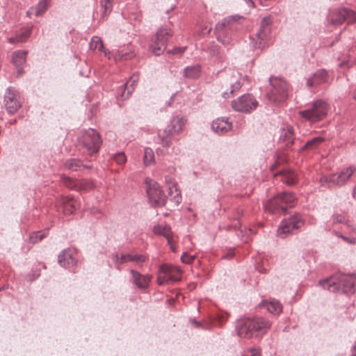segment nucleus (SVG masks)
<instances>
[{
  "mask_svg": "<svg viewBox=\"0 0 356 356\" xmlns=\"http://www.w3.org/2000/svg\"><path fill=\"white\" fill-rule=\"evenodd\" d=\"M211 26L208 27L206 26L205 27H204V29H202L201 32L202 34H205V33H209L211 32Z\"/></svg>",
  "mask_w": 356,
  "mask_h": 356,
  "instance_id": "obj_53",
  "label": "nucleus"
},
{
  "mask_svg": "<svg viewBox=\"0 0 356 356\" xmlns=\"http://www.w3.org/2000/svg\"><path fill=\"white\" fill-rule=\"evenodd\" d=\"M260 1V3L261 5H265L264 2L263 1V0H259Z\"/></svg>",
  "mask_w": 356,
  "mask_h": 356,
  "instance_id": "obj_62",
  "label": "nucleus"
},
{
  "mask_svg": "<svg viewBox=\"0 0 356 356\" xmlns=\"http://www.w3.org/2000/svg\"><path fill=\"white\" fill-rule=\"evenodd\" d=\"M134 284L141 289H147L151 280V276L149 275H143L135 270H130Z\"/></svg>",
  "mask_w": 356,
  "mask_h": 356,
  "instance_id": "obj_20",
  "label": "nucleus"
},
{
  "mask_svg": "<svg viewBox=\"0 0 356 356\" xmlns=\"http://www.w3.org/2000/svg\"><path fill=\"white\" fill-rule=\"evenodd\" d=\"M334 233L337 237L342 238L346 243L348 244L354 245L356 243V238L355 237H347L336 231H334Z\"/></svg>",
  "mask_w": 356,
  "mask_h": 356,
  "instance_id": "obj_46",
  "label": "nucleus"
},
{
  "mask_svg": "<svg viewBox=\"0 0 356 356\" xmlns=\"http://www.w3.org/2000/svg\"><path fill=\"white\" fill-rule=\"evenodd\" d=\"M47 231L33 232L30 236V241L31 243H35L40 241L47 234Z\"/></svg>",
  "mask_w": 356,
  "mask_h": 356,
  "instance_id": "obj_43",
  "label": "nucleus"
},
{
  "mask_svg": "<svg viewBox=\"0 0 356 356\" xmlns=\"http://www.w3.org/2000/svg\"><path fill=\"white\" fill-rule=\"evenodd\" d=\"M138 75L134 74L126 83L123 84L122 87H124V90L121 93V97L123 99L129 97L134 90V86L138 81Z\"/></svg>",
  "mask_w": 356,
  "mask_h": 356,
  "instance_id": "obj_25",
  "label": "nucleus"
},
{
  "mask_svg": "<svg viewBox=\"0 0 356 356\" xmlns=\"http://www.w3.org/2000/svg\"><path fill=\"white\" fill-rule=\"evenodd\" d=\"M355 172V168L349 166L339 172L321 176L319 182L322 186L327 188L341 186L349 180Z\"/></svg>",
  "mask_w": 356,
  "mask_h": 356,
  "instance_id": "obj_5",
  "label": "nucleus"
},
{
  "mask_svg": "<svg viewBox=\"0 0 356 356\" xmlns=\"http://www.w3.org/2000/svg\"><path fill=\"white\" fill-rule=\"evenodd\" d=\"M304 223L302 217L299 214L285 218L281 222L277 229V235L281 238H285L293 230L301 228Z\"/></svg>",
  "mask_w": 356,
  "mask_h": 356,
  "instance_id": "obj_13",
  "label": "nucleus"
},
{
  "mask_svg": "<svg viewBox=\"0 0 356 356\" xmlns=\"http://www.w3.org/2000/svg\"><path fill=\"white\" fill-rule=\"evenodd\" d=\"M350 356H356V341H355L353 346L351 348Z\"/></svg>",
  "mask_w": 356,
  "mask_h": 356,
  "instance_id": "obj_54",
  "label": "nucleus"
},
{
  "mask_svg": "<svg viewBox=\"0 0 356 356\" xmlns=\"http://www.w3.org/2000/svg\"><path fill=\"white\" fill-rule=\"evenodd\" d=\"M264 305L273 314H279L282 311V304L275 299L265 302Z\"/></svg>",
  "mask_w": 356,
  "mask_h": 356,
  "instance_id": "obj_29",
  "label": "nucleus"
},
{
  "mask_svg": "<svg viewBox=\"0 0 356 356\" xmlns=\"http://www.w3.org/2000/svg\"><path fill=\"white\" fill-rule=\"evenodd\" d=\"M331 220L332 224L343 223L350 227L349 222L346 220V217L340 213H334L332 216Z\"/></svg>",
  "mask_w": 356,
  "mask_h": 356,
  "instance_id": "obj_41",
  "label": "nucleus"
},
{
  "mask_svg": "<svg viewBox=\"0 0 356 356\" xmlns=\"http://www.w3.org/2000/svg\"><path fill=\"white\" fill-rule=\"evenodd\" d=\"M330 80L329 72L325 69L316 70L312 76L306 80V86L311 88L316 89L321 84L327 83Z\"/></svg>",
  "mask_w": 356,
  "mask_h": 356,
  "instance_id": "obj_18",
  "label": "nucleus"
},
{
  "mask_svg": "<svg viewBox=\"0 0 356 356\" xmlns=\"http://www.w3.org/2000/svg\"><path fill=\"white\" fill-rule=\"evenodd\" d=\"M8 42L10 43H15V42H17V37L16 35L15 37H11L10 38H8Z\"/></svg>",
  "mask_w": 356,
  "mask_h": 356,
  "instance_id": "obj_57",
  "label": "nucleus"
},
{
  "mask_svg": "<svg viewBox=\"0 0 356 356\" xmlns=\"http://www.w3.org/2000/svg\"><path fill=\"white\" fill-rule=\"evenodd\" d=\"M81 208L80 200H75L72 197L66 199L63 202V211L65 214H72L74 211Z\"/></svg>",
  "mask_w": 356,
  "mask_h": 356,
  "instance_id": "obj_26",
  "label": "nucleus"
},
{
  "mask_svg": "<svg viewBox=\"0 0 356 356\" xmlns=\"http://www.w3.org/2000/svg\"><path fill=\"white\" fill-rule=\"evenodd\" d=\"M295 139L294 131L292 127L288 126L281 130L280 140L286 147H291L293 144Z\"/></svg>",
  "mask_w": 356,
  "mask_h": 356,
  "instance_id": "obj_24",
  "label": "nucleus"
},
{
  "mask_svg": "<svg viewBox=\"0 0 356 356\" xmlns=\"http://www.w3.org/2000/svg\"><path fill=\"white\" fill-rule=\"evenodd\" d=\"M114 259L117 264L134 262L138 265L141 266L144 262H145L147 257L144 254L122 253L120 257L118 254H115Z\"/></svg>",
  "mask_w": 356,
  "mask_h": 356,
  "instance_id": "obj_19",
  "label": "nucleus"
},
{
  "mask_svg": "<svg viewBox=\"0 0 356 356\" xmlns=\"http://www.w3.org/2000/svg\"><path fill=\"white\" fill-rule=\"evenodd\" d=\"M26 51H17L13 53V63L17 68L18 75L22 73L20 67L26 62Z\"/></svg>",
  "mask_w": 356,
  "mask_h": 356,
  "instance_id": "obj_27",
  "label": "nucleus"
},
{
  "mask_svg": "<svg viewBox=\"0 0 356 356\" xmlns=\"http://www.w3.org/2000/svg\"><path fill=\"white\" fill-rule=\"evenodd\" d=\"M147 193L151 204L154 207H163L166 204L167 198L160 185L152 179L145 180Z\"/></svg>",
  "mask_w": 356,
  "mask_h": 356,
  "instance_id": "obj_10",
  "label": "nucleus"
},
{
  "mask_svg": "<svg viewBox=\"0 0 356 356\" xmlns=\"http://www.w3.org/2000/svg\"><path fill=\"white\" fill-rule=\"evenodd\" d=\"M295 195L291 192H284L269 200L264 204V209L273 213H284L288 208L293 206Z\"/></svg>",
  "mask_w": 356,
  "mask_h": 356,
  "instance_id": "obj_4",
  "label": "nucleus"
},
{
  "mask_svg": "<svg viewBox=\"0 0 356 356\" xmlns=\"http://www.w3.org/2000/svg\"><path fill=\"white\" fill-rule=\"evenodd\" d=\"M211 54L213 56H218L219 54V47L213 44V49L211 50Z\"/></svg>",
  "mask_w": 356,
  "mask_h": 356,
  "instance_id": "obj_51",
  "label": "nucleus"
},
{
  "mask_svg": "<svg viewBox=\"0 0 356 356\" xmlns=\"http://www.w3.org/2000/svg\"><path fill=\"white\" fill-rule=\"evenodd\" d=\"M186 49V47H176L174 48L171 52L174 54H181L185 51Z\"/></svg>",
  "mask_w": 356,
  "mask_h": 356,
  "instance_id": "obj_49",
  "label": "nucleus"
},
{
  "mask_svg": "<svg viewBox=\"0 0 356 356\" xmlns=\"http://www.w3.org/2000/svg\"><path fill=\"white\" fill-rule=\"evenodd\" d=\"M113 159L119 165H122L125 163V162L127 161V157L124 153L122 152L115 154L113 156Z\"/></svg>",
  "mask_w": 356,
  "mask_h": 356,
  "instance_id": "obj_45",
  "label": "nucleus"
},
{
  "mask_svg": "<svg viewBox=\"0 0 356 356\" xmlns=\"http://www.w3.org/2000/svg\"><path fill=\"white\" fill-rule=\"evenodd\" d=\"M154 161V154L153 150L149 147L144 149L143 163L145 165H149Z\"/></svg>",
  "mask_w": 356,
  "mask_h": 356,
  "instance_id": "obj_39",
  "label": "nucleus"
},
{
  "mask_svg": "<svg viewBox=\"0 0 356 356\" xmlns=\"http://www.w3.org/2000/svg\"><path fill=\"white\" fill-rule=\"evenodd\" d=\"M152 230L155 234L165 237L168 241V243H171L173 233L169 225L166 223L158 224L153 227Z\"/></svg>",
  "mask_w": 356,
  "mask_h": 356,
  "instance_id": "obj_23",
  "label": "nucleus"
},
{
  "mask_svg": "<svg viewBox=\"0 0 356 356\" xmlns=\"http://www.w3.org/2000/svg\"><path fill=\"white\" fill-rule=\"evenodd\" d=\"M268 1V0H263V1H264V3H265V5H263L264 6H268V4H267V1Z\"/></svg>",
  "mask_w": 356,
  "mask_h": 356,
  "instance_id": "obj_61",
  "label": "nucleus"
},
{
  "mask_svg": "<svg viewBox=\"0 0 356 356\" xmlns=\"http://www.w3.org/2000/svg\"><path fill=\"white\" fill-rule=\"evenodd\" d=\"M319 284L333 293H353L356 289V277L354 275L337 274L321 280Z\"/></svg>",
  "mask_w": 356,
  "mask_h": 356,
  "instance_id": "obj_2",
  "label": "nucleus"
},
{
  "mask_svg": "<svg viewBox=\"0 0 356 356\" xmlns=\"http://www.w3.org/2000/svg\"><path fill=\"white\" fill-rule=\"evenodd\" d=\"M4 104L8 113H15L20 107L21 103L19 99V95L14 88H7L4 96Z\"/></svg>",
  "mask_w": 356,
  "mask_h": 356,
  "instance_id": "obj_17",
  "label": "nucleus"
},
{
  "mask_svg": "<svg viewBox=\"0 0 356 356\" xmlns=\"http://www.w3.org/2000/svg\"><path fill=\"white\" fill-rule=\"evenodd\" d=\"M135 56L134 53L131 50L118 49L114 53L113 57L115 60H126L132 58Z\"/></svg>",
  "mask_w": 356,
  "mask_h": 356,
  "instance_id": "obj_33",
  "label": "nucleus"
},
{
  "mask_svg": "<svg viewBox=\"0 0 356 356\" xmlns=\"http://www.w3.org/2000/svg\"><path fill=\"white\" fill-rule=\"evenodd\" d=\"M211 128L214 132L221 135L231 129L232 123L229 122L228 118H219L213 121Z\"/></svg>",
  "mask_w": 356,
  "mask_h": 356,
  "instance_id": "obj_21",
  "label": "nucleus"
},
{
  "mask_svg": "<svg viewBox=\"0 0 356 356\" xmlns=\"http://www.w3.org/2000/svg\"><path fill=\"white\" fill-rule=\"evenodd\" d=\"M192 323L195 324L196 326H200V323L197 322L195 320H193Z\"/></svg>",
  "mask_w": 356,
  "mask_h": 356,
  "instance_id": "obj_60",
  "label": "nucleus"
},
{
  "mask_svg": "<svg viewBox=\"0 0 356 356\" xmlns=\"http://www.w3.org/2000/svg\"><path fill=\"white\" fill-rule=\"evenodd\" d=\"M86 167L82 162L78 159H69L64 163V168L72 171H76Z\"/></svg>",
  "mask_w": 356,
  "mask_h": 356,
  "instance_id": "obj_32",
  "label": "nucleus"
},
{
  "mask_svg": "<svg viewBox=\"0 0 356 356\" xmlns=\"http://www.w3.org/2000/svg\"><path fill=\"white\" fill-rule=\"evenodd\" d=\"M270 83L271 89L267 93V97L273 102H283L288 95V84L287 83L277 77L270 78Z\"/></svg>",
  "mask_w": 356,
  "mask_h": 356,
  "instance_id": "obj_9",
  "label": "nucleus"
},
{
  "mask_svg": "<svg viewBox=\"0 0 356 356\" xmlns=\"http://www.w3.org/2000/svg\"><path fill=\"white\" fill-rule=\"evenodd\" d=\"M100 5L103 9L102 17L107 16L113 9V0H100Z\"/></svg>",
  "mask_w": 356,
  "mask_h": 356,
  "instance_id": "obj_40",
  "label": "nucleus"
},
{
  "mask_svg": "<svg viewBox=\"0 0 356 356\" xmlns=\"http://www.w3.org/2000/svg\"><path fill=\"white\" fill-rule=\"evenodd\" d=\"M90 48L93 50L98 49L104 52L106 56L110 54V51L104 48L102 39L98 36H93L90 42Z\"/></svg>",
  "mask_w": 356,
  "mask_h": 356,
  "instance_id": "obj_31",
  "label": "nucleus"
},
{
  "mask_svg": "<svg viewBox=\"0 0 356 356\" xmlns=\"http://www.w3.org/2000/svg\"><path fill=\"white\" fill-rule=\"evenodd\" d=\"M58 264L64 268L74 266L76 264V259L70 250H64L58 257Z\"/></svg>",
  "mask_w": 356,
  "mask_h": 356,
  "instance_id": "obj_22",
  "label": "nucleus"
},
{
  "mask_svg": "<svg viewBox=\"0 0 356 356\" xmlns=\"http://www.w3.org/2000/svg\"><path fill=\"white\" fill-rule=\"evenodd\" d=\"M271 323L262 317L247 318L238 322L236 331L241 338L261 337L266 334Z\"/></svg>",
  "mask_w": 356,
  "mask_h": 356,
  "instance_id": "obj_1",
  "label": "nucleus"
},
{
  "mask_svg": "<svg viewBox=\"0 0 356 356\" xmlns=\"http://www.w3.org/2000/svg\"><path fill=\"white\" fill-rule=\"evenodd\" d=\"M94 187V184L89 179L79 180L78 187L82 190H90Z\"/></svg>",
  "mask_w": 356,
  "mask_h": 356,
  "instance_id": "obj_44",
  "label": "nucleus"
},
{
  "mask_svg": "<svg viewBox=\"0 0 356 356\" xmlns=\"http://www.w3.org/2000/svg\"><path fill=\"white\" fill-rule=\"evenodd\" d=\"M168 194L171 197L170 200L175 206H178L181 202V192L175 183L169 184Z\"/></svg>",
  "mask_w": 356,
  "mask_h": 356,
  "instance_id": "obj_28",
  "label": "nucleus"
},
{
  "mask_svg": "<svg viewBox=\"0 0 356 356\" xmlns=\"http://www.w3.org/2000/svg\"><path fill=\"white\" fill-rule=\"evenodd\" d=\"M272 19L270 16L264 17L261 22L259 30L255 35L250 36L251 44L254 49H262L267 43L270 33V24Z\"/></svg>",
  "mask_w": 356,
  "mask_h": 356,
  "instance_id": "obj_7",
  "label": "nucleus"
},
{
  "mask_svg": "<svg viewBox=\"0 0 356 356\" xmlns=\"http://www.w3.org/2000/svg\"><path fill=\"white\" fill-rule=\"evenodd\" d=\"M49 0H40L37 6L34 8L35 15L40 16L43 14L48 8Z\"/></svg>",
  "mask_w": 356,
  "mask_h": 356,
  "instance_id": "obj_37",
  "label": "nucleus"
},
{
  "mask_svg": "<svg viewBox=\"0 0 356 356\" xmlns=\"http://www.w3.org/2000/svg\"><path fill=\"white\" fill-rule=\"evenodd\" d=\"M246 3V4L250 6V7H252V8H254V3L252 0H244Z\"/></svg>",
  "mask_w": 356,
  "mask_h": 356,
  "instance_id": "obj_56",
  "label": "nucleus"
},
{
  "mask_svg": "<svg viewBox=\"0 0 356 356\" xmlns=\"http://www.w3.org/2000/svg\"><path fill=\"white\" fill-rule=\"evenodd\" d=\"M184 74L188 79H196L200 76L201 67L199 65L188 66L184 69Z\"/></svg>",
  "mask_w": 356,
  "mask_h": 356,
  "instance_id": "obj_30",
  "label": "nucleus"
},
{
  "mask_svg": "<svg viewBox=\"0 0 356 356\" xmlns=\"http://www.w3.org/2000/svg\"><path fill=\"white\" fill-rule=\"evenodd\" d=\"M168 245H170V248L172 252H175L177 251V248L173 243V237H172L171 243H168Z\"/></svg>",
  "mask_w": 356,
  "mask_h": 356,
  "instance_id": "obj_55",
  "label": "nucleus"
},
{
  "mask_svg": "<svg viewBox=\"0 0 356 356\" xmlns=\"http://www.w3.org/2000/svg\"><path fill=\"white\" fill-rule=\"evenodd\" d=\"M282 181L288 185H293L296 181V175L293 172L285 171L281 175Z\"/></svg>",
  "mask_w": 356,
  "mask_h": 356,
  "instance_id": "obj_36",
  "label": "nucleus"
},
{
  "mask_svg": "<svg viewBox=\"0 0 356 356\" xmlns=\"http://www.w3.org/2000/svg\"><path fill=\"white\" fill-rule=\"evenodd\" d=\"M61 180L69 188L74 189L78 187L79 180H73L72 179L64 175L61 177Z\"/></svg>",
  "mask_w": 356,
  "mask_h": 356,
  "instance_id": "obj_42",
  "label": "nucleus"
},
{
  "mask_svg": "<svg viewBox=\"0 0 356 356\" xmlns=\"http://www.w3.org/2000/svg\"><path fill=\"white\" fill-rule=\"evenodd\" d=\"M132 15H133V18L134 20L138 21V22H141L142 17H141V14L140 13H133Z\"/></svg>",
  "mask_w": 356,
  "mask_h": 356,
  "instance_id": "obj_52",
  "label": "nucleus"
},
{
  "mask_svg": "<svg viewBox=\"0 0 356 356\" xmlns=\"http://www.w3.org/2000/svg\"><path fill=\"white\" fill-rule=\"evenodd\" d=\"M327 20L330 24L334 26L340 25L343 22L353 23L356 22V13L346 8L332 10L327 17Z\"/></svg>",
  "mask_w": 356,
  "mask_h": 356,
  "instance_id": "obj_11",
  "label": "nucleus"
},
{
  "mask_svg": "<svg viewBox=\"0 0 356 356\" xmlns=\"http://www.w3.org/2000/svg\"><path fill=\"white\" fill-rule=\"evenodd\" d=\"M180 273V269L176 266L163 264L159 268V275L157 277V282L159 285H162L167 283L168 281H178L179 278L175 276L174 274H179Z\"/></svg>",
  "mask_w": 356,
  "mask_h": 356,
  "instance_id": "obj_16",
  "label": "nucleus"
},
{
  "mask_svg": "<svg viewBox=\"0 0 356 356\" xmlns=\"http://www.w3.org/2000/svg\"><path fill=\"white\" fill-rule=\"evenodd\" d=\"M194 259V255H190L187 252H184L181 257V260L184 264H190Z\"/></svg>",
  "mask_w": 356,
  "mask_h": 356,
  "instance_id": "obj_47",
  "label": "nucleus"
},
{
  "mask_svg": "<svg viewBox=\"0 0 356 356\" xmlns=\"http://www.w3.org/2000/svg\"><path fill=\"white\" fill-rule=\"evenodd\" d=\"M243 19L239 15H234L223 18L220 22H218L215 26V33L217 40L224 46L232 44V37L230 32L236 22Z\"/></svg>",
  "mask_w": 356,
  "mask_h": 356,
  "instance_id": "obj_3",
  "label": "nucleus"
},
{
  "mask_svg": "<svg viewBox=\"0 0 356 356\" xmlns=\"http://www.w3.org/2000/svg\"><path fill=\"white\" fill-rule=\"evenodd\" d=\"M241 83L239 80L236 79L234 78V80L230 83V90L228 92L227 91H225L222 92V97L224 98H229L231 95H233L236 92H238L241 88Z\"/></svg>",
  "mask_w": 356,
  "mask_h": 356,
  "instance_id": "obj_35",
  "label": "nucleus"
},
{
  "mask_svg": "<svg viewBox=\"0 0 356 356\" xmlns=\"http://www.w3.org/2000/svg\"><path fill=\"white\" fill-rule=\"evenodd\" d=\"M186 122V120L180 116L174 117L168 129L163 131V135L159 134L161 143L164 147H168L171 144V140L169 139V136L177 134L183 129L184 126Z\"/></svg>",
  "mask_w": 356,
  "mask_h": 356,
  "instance_id": "obj_14",
  "label": "nucleus"
},
{
  "mask_svg": "<svg viewBox=\"0 0 356 356\" xmlns=\"http://www.w3.org/2000/svg\"><path fill=\"white\" fill-rule=\"evenodd\" d=\"M32 28L31 27H26L23 29H22L19 33H17L15 34L17 37V42H23L26 41L30 36L31 33Z\"/></svg>",
  "mask_w": 356,
  "mask_h": 356,
  "instance_id": "obj_38",
  "label": "nucleus"
},
{
  "mask_svg": "<svg viewBox=\"0 0 356 356\" xmlns=\"http://www.w3.org/2000/svg\"><path fill=\"white\" fill-rule=\"evenodd\" d=\"M102 143L99 134L93 129L82 131L79 137V145L83 147L90 155L98 152Z\"/></svg>",
  "mask_w": 356,
  "mask_h": 356,
  "instance_id": "obj_6",
  "label": "nucleus"
},
{
  "mask_svg": "<svg viewBox=\"0 0 356 356\" xmlns=\"http://www.w3.org/2000/svg\"><path fill=\"white\" fill-rule=\"evenodd\" d=\"M328 106L325 102L319 99L313 102L308 109L300 111V115L312 122L320 121L327 115Z\"/></svg>",
  "mask_w": 356,
  "mask_h": 356,
  "instance_id": "obj_8",
  "label": "nucleus"
},
{
  "mask_svg": "<svg viewBox=\"0 0 356 356\" xmlns=\"http://www.w3.org/2000/svg\"><path fill=\"white\" fill-rule=\"evenodd\" d=\"M259 103L251 94H244L232 102V108L234 111L250 113L258 106Z\"/></svg>",
  "mask_w": 356,
  "mask_h": 356,
  "instance_id": "obj_12",
  "label": "nucleus"
},
{
  "mask_svg": "<svg viewBox=\"0 0 356 356\" xmlns=\"http://www.w3.org/2000/svg\"><path fill=\"white\" fill-rule=\"evenodd\" d=\"M352 196H353V199H355L356 200V185L354 186V188L353 189Z\"/></svg>",
  "mask_w": 356,
  "mask_h": 356,
  "instance_id": "obj_58",
  "label": "nucleus"
},
{
  "mask_svg": "<svg viewBox=\"0 0 356 356\" xmlns=\"http://www.w3.org/2000/svg\"><path fill=\"white\" fill-rule=\"evenodd\" d=\"M352 63H350L349 60L343 61L339 64L340 67H350Z\"/></svg>",
  "mask_w": 356,
  "mask_h": 356,
  "instance_id": "obj_50",
  "label": "nucleus"
},
{
  "mask_svg": "<svg viewBox=\"0 0 356 356\" xmlns=\"http://www.w3.org/2000/svg\"><path fill=\"white\" fill-rule=\"evenodd\" d=\"M324 141V138L321 136L314 137L308 140L300 149V151L305 149H314L318 147L319 144Z\"/></svg>",
  "mask_w": 356,
  "mask_h": 356,
  "instance_id": "obj_34",
  "label": "nucleus"
},
{
  "mask_svg": "<svg viewBox=\"0 0 356 356\" xmlns=\"http://www.w3.org/2000/svg\"><path fill=\"white\" fill-rule=\"evenodd\" d=\"M33 10H34V8H33V7H31V8H30L27 12H26V15H27L28 16H30V15L33 13Z\"/></svg>",
  "mask_w": 356,
  "mask_h": 356,
  "instance_id": "obj_59",
  "label": "nucleus"
},
{
  "mask_svg": "<svg viewBox=\"0 0 356 356\" xmlns=\"http://www.w3.org/2000/svg\"><path fill=\"white\" fill-rule=\"evenodd\" d=\"M245 356H261V350L259 348H250L246 353Z\"/></svg>",
  "mask_w": 356,
  "mask_h": 356,
  "instance_id": "obj_48",
  "label": "nucleus"
},
{
  "mask_svg": "<svg viewBox=\"0 0 356 356\" xmlns=\"http://www.w3.org/2000/svg\"><path fill=\"white\" fill-rule=\"evenodd\" d=\"M172 35L171 29L167 27H161L157 31L155 35V40L153 44H151L152 51L156 56H159L164 51L167 47L168 41Z\"/></svg>",
  "mask_w": 356,
  "mask_h": 356,
  "instance_id": "obj_15",
  "label": "nucleus"
}]
</instances>
